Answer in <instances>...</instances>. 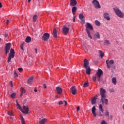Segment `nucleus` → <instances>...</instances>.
I'll return each mask as SVG.
<instances>
[{
  "instance_id": "nucleus-28",
  "label": "nucleus",
  "mask_w": 124,
  "mask_h": 124,
  "mask_svg": "<svg viewBox=\"0 0 124 124\" xmlns=\"http://www.w3.org/2000/svg\"><path fill=\"white\" fill-rule=\"evenodd\" d=\"M99 54L100 57V58H101V59H102V58H103V57H104V53H103L102 50H99Z\"/></svg>"
},
{
  "instance_id": "nucleus-59",
  "label": "nucleus",
  "mask_w": 124,
  "mask_h": 124,
  "mask_svg": "<svg viewBox=\"0 0 124 124\" xmlns=\"http://www.w3.org/2000/svg\"><path fill=\"white\" fill-rule=\"evenodd\" d=\"M31 0H28V2H29V3H30V2H31Z\"/></svg>"
},
{
  "instance_id": "nucleus-54",
  "label": "nucleus",
  "mask_w": 124,
  "mask_h": 124,
  "mask_svg": "<svg viewBox=\"0 0 124 124\" xmlns=\"http://www.w3.org/2000/svg\"><path fill=\"white\" fill-rule=\"evenodd\" d=\"M2 7V6L1 5V3L0 2V8H1Z\"/></svg>"
},
{
  "instance_id": "nucleus-48",
  "label": "nucleus",
  "mask_w": 124,
  "mask_h": 124,
  "mask_svg": "<svg viewBox=\"0 0 124 124\" xmlns=\"http://www.w3.org/2000/svg\"><path fill=\"white\" fill-rule=\"evenodd\" d=\"M63 102L65 103V106H66L67 105V102L66 101H63Z\"/></svg>"
},
{
  "instance_id": "nucleus-34",
  "label": "nucleus",
  "mask_w": 124,
  "mask_h": 124,
  "mask_svg": "<svg viewBox=\"0 0 124 124\" xmlns=\"http://www.w3.org/2000/svg\"><path fill=\"white\" fill-rule=\"evenodd\" d=\"M37 15H35L33 16V22H36V19H37Z\"/></svg>"
},
{
  "instance_id": "nucleus-40",
  "label": "nucleus",
  "mask_w": 124,
  "mask_h": 124,
  "mask_svg": "<svg viewBox=\"0 0 124 124\" xmlns=\"http://www.w3.org/2000/svg\"><path fill=\"white\" fill-rule=\"evenodd\" d=\"M58 104L59 105H62L63 104V102H62V101H60L59 102H58Z\"/></svg>"
},
{
  "instance_id": "nucleus-43",
  "label": "nucleus",
  "mask_w": 124,
  "mask_h": 124,
  "mask_svg": "<svg viewBox=\"0 0 124 124\" xmlns=\"http://www.w3.org/2000/svg\"><path fill=\"white\" fill-rule=\"evenodd\" d=\"M14 75H15V78H16V77H18V74H17L16 72H15Z\"/></svg>"
},
{
  "instance_id": "nucleus-26",
  "label": "nucleus",
  "mask_w": 124,
  "mask_h": 124,
  "mask_svg": "<svg viewBox=\"0 0 124 124\" xmlns=\"http://www.w3.org/2000/svg\"><path fill=\"white\" fill-rule=\"evenodd\" d=\"M94 38H98V39H99V38H100V35H99V33L98 32H96L94 34Z\"/></svg>"
},
{
  "instance_id": "nucleus-50",
  "label": "nucleus",
  "mask_w": 124,
  "mask_h": 124,
  "mask_svg": "<svg viewBox=\"0 0 124 124\" xmlns=\"http://www.w3.org/2000/svg\"><path fill=\"white\" fill-rule=\"evenodd\" d=\"M35 52L36 53V54H37V49L35 48Z\"/></svg>"
},
{
  "instance_id": "nucleus-11",
  "label": "nucleus",
  "mask_w": 124,
  "mask_h": 124,
  "mask_svg": "<svg viewBox=\"0 0 124 124\" xmlns=\"http://www.w3.org/2000/svg\"><path fill=\"white\" fill-rule=\"evenodd\" d=\"M10 48H11V43H8L6 44V46L4 48L5 54H7L9 52V50H10Z\"/></svg>"
},
{
  "instance_id": "nucleus-31",
  "label": "nucleus",
  "mask_w": 124,
  "mask_h": 124,
  "mask_svg": "<svg viewBox=\"0 0 124 124\" xmlns=\"http://www.w3.org/2000/svg\"><path fill=\"white\" fill-rule=\"evenodd\" d=\"M20 118L21 121V124H26V123H25V119H24V117H23V115H20Z\"/></svg>"
},
{
  "instance_id": "nucleus-30",
  "label": "nucleus",
  "mask_w": 124,
  "mask_h": 124,
  "mask_svg": "<svg viewBox=\"0 0 124 124\" xmlns=\"http://www.w3.org/2000/svg\"><path fill=\"white\" fill-rule=\"evenodd\" d=\"M104 45H106V46H109V45H110V42H109L108 40H106L104 41Z\"/></svg>"
},
{
  "instance_id": "nucleus-14",
  "label": "nucleus",
  "mask_w": 124,
  "mask_h": 124,
  "mask_svg": "<svg viewBox=\"0 0 124 124\" xmlns=\"http://www.w3.org/2000/svg\"><path fill=\"white\" fill-rule=\"evenodd\" d=\"M69 31V29L65 26H64L62 28V32L64 34H67Z\"/></svg>"
},
{
  "instance_id": "nucleus-45",
  "label": "nucleus",
  "mask_w": 124,
  "mask_h": 124,
  "mask_svg": "<svg viewBox=\"0 0 124 124\" xmlns=\"http://www.w3.org/2000/svg\"><path fill=\"white\" fill-rule=\"evenodd\" d=\"M93 81H96V77H93Z\"/></svg>"
},
{
  "instance_id": "nucleus-9",
  "label": "nucleus",
  "mask_w": 124,
  "mask_h": 124,
  "mask_svg": "<svg viewBox=\"0 0 124 124\" xmlns=\"http://www.w3.org/2000/svg\"><path fill=\"white\" fill-rule=\"evenodd\" d=\"M103 74V72H102V70L98 69V72H97V80L98 82H100V78H101V75H102Z\"/></svg>"
},
{
  "instance_id": "nucleus-36",
  "label": "nucleus",
  "mask_w": 124,
  "mask_h": 124,
  "mask_svg": "<svg viewBox=\"0 0 124 124\" xmlns=\"http://www.w3.org/2000/svg\"><path fill=\"white\" fill-rule=\"evenodd\" d=\"M105 116L106 117H109V111L108 110H106L105 113Z\"/></svg>"
},
{
  "instance_id": "nucleus-42",
  "label": "nucleus",
  "mask_w": 124,
  "mask_h": 124,
  "mask_svg": "<svg viewBox=\"0 0 124 124\" xmlns=\"http://www.w3.org/2000/svg\"><path fill=\"white\" fill-rule=\"evenodd\" d=\"M98 116H99V117H104V114H101V112H100V113H99V114H98Z\"/></svg>"
},
{
  "instance_id": "nucleus-13",
  "label": "nucleus",
  "mask_w": 124,
  "mask_h": 124,
  "mask_svg": "<svg viewBox=\"0 0 124 124\" xmlns=\"http://www.w3.org/2000/svg\"><path fill=\"white\" fill-rule=\"evenodd\" d=\"M78 17L80 20H81V24H85V16L83 15V14H80L78 16Z\"/></svg>"
},
{
  "instance_id": "nucleus-6",
  "label": "nucleus",
  "mask_w": 124,
  "mask_h": 124,
  "mask_svg": "<svg viewBox=\"0 0 124 124\" xmlns=\"http://www.w3.org/2000/svg\"><path fill=\"white\" fill-rule=\"evenodd\" d=\"M15 56V51H14V49L11 48L10 51V53L9 54V57L7 62H11L12 59H14V57Z\"/></svg>"
},
{
  "instance_id": "nucleus-33",
  "label": "nucleus",
  "mask_w": 124,
  "mask_h": 124,
  "mask_svg": "<svg viewBox=\"0 0 124 124\" xmlns=\"http://www.w3.org/2000/svg\"><path fill=\"white\" fill-rule=\"evenodd\" d=\"M89 87V82H86L83 84V88H87Z\"/></svg>"
},
{
  "instance_id": "nucleus-41",
  "label": "nucleus",
  "mask_w": 124,
  "mask_h": 124,
  "mask_svg": "<svg viewBox=\"0 0 124 124\" xmlns=\"http://www.w3.org/2000/svg\"><path fill=\"white\" fill-rule=\"evenodd\" d=\"M21 93H26V91L25 90V89L22 88Z\"/></svg>"
},
{
  "instance_id": "nucleus-2",
  "label": "nucleus",
  "mask_w": 124,
  "mask_h": 124,
  "mask_svg": "<svg viewBox=\"0 0 124 124\" xmlns=\"http://www.w3.org/2000/svg\"><path fill=\"white\" fill-rule=\"evenodd\" d=\"M85 27L88 36L89 37V38H90V39H93V37H92V35H91V32H90V31H93V27L92 25L89 23H87L86 24Z\"/></svg>"
},
{
  "instance_id": "nucleus-27",
  "label": "nucleus",
  "mask_w": 124,
  "mask_h": 124,
  "mask_svg": "<svg viewBox=\"0 0 124 124\" xmlns=\"http://www.w3.org/2000/svg\"><path fill=\"white\" fill-rule=\"evenodd\" d=\"M8 114L10 116V119H11V120H13V118L12 116H13V112L12 111H9L8 112Z\"/></svg>"
},
{
  "instance_id": "nucleus-4",
  "label": "nucleus",
  "mask_w": 124,
  "mask_h": 124,
  "mask_svg": "<svg viewBox=\"0 0 124 124\" xmlns=\"http://www.w3.org/2000/svg\"><path fill=\"white\" fill-rule=\"evenodd\" d=\"M83 62V66L86 68V74L90 75V74H91V68H90V66H89V60L84 59Z\"/></svg>"
},
{
  "instance_id": "nucleus-22",
  "label": "nucleus",
  "mask_w": 124,
  "mask_h": 124,
  "mask_svg": "<svg viewBox=\"0 0 124 124\" xmlns=\"http://www.w3.org/2000/svg\"><path fill=\"white\" fill-rule=\"evenodd\" d=\"M32 81H33V78L32 77H31L28 79L27 83L28 84L31 85L32 83Z\"/></svg>"
},
{
  "instance_id": "nucleus-10",
  "label": "nucleus",
  "mask_w": 124,
  "mask_h": 124,
  "mask_svg": "<svg viewBox=\"0 0 124 124\" xmlns=\"http://www.w3.org/2000/svg\"><path fill=\"white\" fill-rule=\"evenodd\" d=\"M20 110L23 114H29V109L28 106H23V109L21 108Z\"/></svg>"
},
{
  "instance_id": "nucleus-38",
  "label": "nucleus",
  "mask_w": 124,
  "mask_h": 124,
  "mask_svg": "<svg viewBox=\"0 0 124 124\" xmlns=\"http://www.w3.org/2000/svg\"><path fill=\"white\" fill-rule=\"evenodd\" d=\"M101 124H107V122L106 121H105V120H103L101 122Z\"/></svg>"
},
{
  "instance_id": "nucleus-17",
  "label": "nucleus",
  "mask_w": 124,
  "mask_h": 124,
  "mask_svg": "<svg viewBox=\"0 0 124 124\" xmlns=\"http://www.w3.org/2000/svg\"><path fill=\"white\" fill-rule=\"evenodd\" d=\"M77 4V1L76 0H71L70 2V5L71 6H76Z\"/></svg>"
},
{
  "instance_id": "nucleus-51",
  "label": "nucleus",
  "mask_w": 124,
  "mask_h": 124,
  "mask_svg": "<svg viewBox=\"0 0 124 124\" xmlns=\"http://www.w3.org/2000/svg\"><path fill=\"white\" fill-rule=\"evenodd\" d=\"M55 98H56V99H58L59 98V96H58V95H56Z\"/></svg>"
},
{
  "instance_id": "nucleus-23",
  "label": "nucleus",
  "mask_w": 124,
  "mask_h": 124,
  "mask_svg": "<svg viewBox=\"0 0 124 124\" xmlns=\"http://www.w3.org/2000/svg\"><path fill=\"white\" fill-rule=\"evenodd\" d=\"M76 11H77V7H75V6H74L72 9V12L73 15L75 14V12H76Z\"/></svg>"
},
{
  "instance_id": "nucleus-39",
  "label": "nucleus",
  "mask_w": 124,
  "mask_h": 124,
  "mask_svg": "<svg viewBox=\"0 0 124 124\" xmlns=\"http://www.w3.org/2000/svg\"><path fill=\"white\" fill-rule=\"evenodd\" d=\"M109 92L111 93H115V89L111 88L109 90Z\"/></svg>"
},
{
  "instance_id": "nucleus-32",
  "label": "nucleus",
  "mask_w": 124,
  "mask_h": 124,
  "mask_svg": "<svg viewBox=\"0 0 124 124\" xmlns=\"http://www.w3.org/2000/svg\"><path fill=\"white\" fill-rule=\"evenodd\" d=\"M11 98H16V93H12L11 94Z\"/></svg>"
},
{
  "instance_id": "nucleus-44",
  "label": "nucleus",
  "mask_w": 124,
  "mask_h": 124,
  "mask_svg": "<svg viewBox=\"0 0 124 124\" xmlns=\"http://www.w3.org/2000/svg\"><path fill=\"white\" fill-rule=\"evenodd\" d=\"M18 71L19 72H22L23 71V68H18Z\"/></svg>"
},
{
  "instance_id": "nucleus-19",
  "label": "nucleus",
  "mask_w": 124,
  "mask_h": 124,
  "mask_svg": "<svg viewBox=\"0 0 124 124\" xmlns=\"http://www.w3.org/2000/svg\"><path fill=\"white\" fill-rule=\"evenodd\" d=\"M39 120H40L39 121V124H45V122L47 121V119L46 118H44L41 120V118H39Z\"/></svg>"
},
{
  "instance_id": "nucleus-29",
  "label": "nucleus",
  "mask_w": 124,
  "mask_h": 124,
  "mask_svg": "<svg viewBox=\"0 0 124 124\" xmlns=\"http://www.w3.org/2000/svg\"><path fill=\"white\" fill-rule=\"evenodd\" d=\"M112 83H113L114 85H117V78H112Z\"/></svg>"
},
{
  "instance_id": "nucleus-49",
  "label": "nucleus",
  "mask_w": 124,
  "mask_h": 124,
  "mask_svg": "<svg viewBox=\"0 0 124 124\" xmlns=\"http://www.w3.org/2000/svg\"><path fill=\"white\" fill-rule=\"evenodd\" d=\"M43 87L45 89H46V88H47V86H46V84H43Z\"/></svg>"
},
{
  "instance_id": "nucleus-15",
  "label": "nucleus",
  "mask_w": 124,
  "mask_h": 124,
  "mask_svg": "<svg viewBox=\"0 0 124 124\" xmlns=\"http://www.w3.org/2000/svg\"><path fill=\"white\" fill-rule=\"evenodd\" d=\"M70 91L72 94H73L74 95H75V94H76V92H77V90H76L75 86H72L70 88Z\"/></svg>"
},
{
  "instance_id": "nucleus-5",
  "label": "nucleus",
  "mask_w": 124,
  "mask_h": 124,
  "mask_svg": "<svg viewBox=\"0 0 124 124\" xmlns=\"http://www.w3.org/2000/svg\"><path fill=\"white\" fill-rule=\"evenodd\" d=\"M113 10H114L115 13L118 16V17H120V18H124V15H123V12H122V11L120 10L118 8L115 7L113 8Z\"/></svg>"
},
{
  "instance_id": "nucleus-24",
  "label": "nucleus",
  "mask_w": 124,
  "mask_h": 124,
  "mask_svg": "<svg viewBox=\"0 0 124 124\" xmlns=\"http://www.w3.org/2000/svg\"><path fill=\"white\" fill-rule=\"evenodd\" d=\"M31 37L30 36L27 37V38L25 39V42H26L27 43H30V42H31Z\"/></svg>"
},
{
  "instance_id": "nucleus-46",
  "label": "nucleus",
  "mask_w": 124,
  "mask_h": 124,
  "mask_svg": "<svg viewBox=\"0 0 124 124\" xmlns=\"http://www.w3.org/2000/svg\"><path fill=\"white\" fill-rule=\"evenodd\" d=\"M76 18V16H73V22L75 23V18Z\"/></svg>"
},
{
  "instance_id": "nucleus-37",
  "label": "nucleus",
  "mask_w": 124,
  "mask_h": 124,
  "mask_svg": "<svg viewBox=\"0 0 124 124\" xmlns=\"http://www.w3.org/2000/svg\"><path fill=\"white\" fill-rule=\"evenodd\" d=\"M16 105L17 106H18L17 108L19 109V110H21V106H20V105L19 104V103H18L17 102L16 103Z\"/></svg>"
},
{
  "instance_id": "nucleus-18",
  "label": "nucleus",
  "mask_w": 124,
  "mask_h": 124,
  "mask_svg": "<svg viewBox=\"0 0 124 124\" xmlns=\"http://www.w3.org/2000/svg\"><path fill=\"white\" fill-rule=\"evenodd\" d=\"M95 111H96V108L95 106H93L92 109V112L94 117H96V112Z\"/></svg>"
},
{
  "instance_id": "nucleus-21",
  "label": "nucleus",
  "mask_w": 124,
  "mask_h": 124,
  "mask_svg": "<svg viewBox=\"0 0 124 124\" xmlns=\"http://www.w3.org/2000/svg\"><path fill=\"white\" fill-rule=\"evenodd\" d=\"M53 36L54 38H57V37H58V35L57 34V29H56V28H54L53 29Z\"/></svg>"
},
{
  "instance_id": "nucleus-52",
  "label": "nucleus",
  "mask_w": 124,
  "mask_h": 124,
  "mask_svg": "<svg viewBox=\"0 0 124 124\" xmlns=\"http://www.w3.org/2000/svg\"><path fill=\"white\" fill-rule=\"evenodd\" d=\"M9 23V20H7V23H6V25H7Z\"/></svg>"
},
{
  "instance_id": "nucleus-53",
  "label": "nucleus",
  "mask_w": 124,
  "mask_h": 124,
  "mask_svg": "<svg viewBox=\"0 0 124 124\" xmlns=\"http://www.w3.org/2000/svg\"><path fill=\"white\" fill-rule=\"evenodd\" d=\"M79 110H80V107H78L77 108V111H79Z\"/></svg>"
},
{
  "instance_id": "nucleus-3",
  "label": "nucleus",
  "mask_w": 124,
  "mask_h": 124,
  "mask_svg": "<svg viewBox=\"0 0 124 124\" xmlns=\"http://www.w3.org/2000/svg\"><path fill=\"white\" fill-rule=\"evenodd\" d=\"M106 63L107 64V67L110 69V68H111V70H113V69H116V65H114V60H106Z\"/></svg>"
},
{
  "instance_id": "nucleus-58",
  "label": "nucleus",
  "mask_w": 124,
  "mask_h": 124,
  "mask_svg": "<svg viewBox=\"0 0 124 124\" xmlns=\"http://www.w3.org/2000/svg\"><path fill=\"white\" fill-rule=\"evenodd\" d=\"M8 35V34H5V37H7V36Z\"/></svg>"
},
{
  "instance_id": "nucleus-8",
  "label": "nucleus",
  "mask_w": 124,
  "mask_h": 124,
  "mask_svg": "<svg viewBox=\"0 0 124 124\" xmlns=\"http://www.w3.org/2000/svg\"><path fill=\"white\" fill-rule=\"evenodd\" d=\"M92 3L95 8H101V6H100V4H99V2H98L97 0H93Z\"/></svg>"
},
{
  "instance_id": "nucleus-1",
  "label": "nucleus",
  "mask_w": 124,
  "mask_h": 124,
  "mask_svg": "<svg viewBox=\"0 0 124 124\" xmlns=\"http://www.w3.org/2000/svg\"><path fill=\"white\" fill-rule=\"evenodd\" d=\"M101 101L103 105H108V99L106 98V90L102 88L100 89Z\"/></svg>"
},
{
  "instance_id": "nucleus-56",
  "label": "nucleus",
  "mask_w": 124,
  "mask_h": 124,
  "mask_svg": "<svg viewBox=\"0 0 124 124\" xmlns=\"http://www.w3.org/2000/svg\"><path fill=\"white\" fill-rule=\"evenodd\" d=\"M10 84L11 85V87H13V85H12V81H10Z\"/></svg>"
},
{
  "instance_id": "nucleus-57",
  "label": "nucleus",
  "mask_w": 124,
  "mask_h": 124,
  "mask_svg": "<svg viewBox=\"0 0 124 124\" xmlns=\"http://www.w3.org/2000/svg\"><path fill=\"white\" fill-rule=\"evenodd\" d=\"M27 102V100H24L23 103H26Z\"/></svg>"
},
{
  "instance_id": "nucleus-16",
  "label": "nucleus",
  "mask_w": 124,
  "mask_h": 124,
  "mask_svg": "<svg viewBox=\"0 0 124 124\" xmlns=\"http://www.w3.org/2000/svg\"><path fill=\"white\" fill-rule=\"evenodd\" d=\"M56 90L58 94H61V93H62V89L61 87H57Z\"/></svg>"
},
{
  "instance_id": "nucleus-25",
  "label": "nucleus",
  "mask_w": 124,
  "mask_h": 124,
  "mask_svg": "<svg viewBox=\"0 0 124 124\" xmlns=\"http://www.w3.org/2000/svg\"><path fill=\"white\" fill-rule=\"evenodd\" d=\"M99 110L100 112H101L102 113H103V112H104V110H103V107L101 104L99 105Z\"/></svg>"
},
{
  "instance_id": "nucleus-47",
  "label": "nucleus",
  "mask_w": 124,
  "mask_h": 124,
  "mask_svg": "<svg viewBox=\"0 0 124 124\" xmlns=\"http://www.w3.org/2000/svg\"><path fill=\"white\" fill-rule=\"evenodd\" d=\"M20 48L21 50H24V47H23V44L21 45Z\"/></svg>"
},
{
  "instance_id": "nucleus-60",
  "label": "nucleus",
  "mask_w": 124,
  "mask_h": 124,
  "mask_svg": "<svg viewBox=\"0 0 124 124\" xmlns=\"http://www.w3.org/2000/svg\"><path fill=\"white\" fill-rule=\"evenodd\" d=\"M22 95H23V93H21L20 94V96H22Z\"/></svg>"
},
{
  "instance_id": "nucleus-7",
  "label": "nucleus",
  "mask_w": 124,
  "mask_h": 124,
  "mask_svg": "<svg viewBox=\"0 0 124 124\" xmlns=\"http://www.w3.org/2000/svg\"><path fill=\"white\" fill-rule=\"evenodd\" d=\"M49 37H50V34H49V33L46 32L43 34L42 37V40H44V41H48Z\"/></svg>"
},
{
  "instance_id": "nucleus-12",
  "label": "nucleus",
  "mask_w": 124,
  "mask_h": 124,
  "mask_svg": "<svg viewBox=\"0 0 124 124\" xmlns=\"http://www.w3.org/2000/svg\"><path fill=\"white\" fill-rule=\"evenodd\" d=\"M104 18L107 20V21H110L111 20V17H110V14L108 12H105L104 14Z\"/></svg>"
},
{
  "instance_id": "nucleus-35",
  "label": "nucleus",
  "mask_w": 124,
  "mask_h": 124,
  "mask_svg": "<svg viewBox=\"0 0 124 124\" xmlns=\"http://www.w3.org/2000/svg\"><path fill=\"white\" fill-rule=\"evenodd\" d=\"M96 26H100V22L98 20L95 21Z\"/></svg>"
},
{
  "instance_id": "nucleus-20",
  "label": "nucleus",
  "mask_w": 124,
  "mask_h": 124,
  "mask_svg": "<svg viewBox=\"0 0 124 124\" xmlns=\"http://www.w3.org/2000/svg\"><path fill=\"white\" fill-rule=\"evenodd\" d=\"M96 99H97V98L96 97H93L91 99V103L92 105H93V104H95L96 103Z\"/></svg>"
},
{
  "instance_id": "nucleus-55",
  "label": "nucleus",
  "mask_w": 124,
  "mask_h": 124,
  "mask_svg": "<svg viewBox=\"0 0 124 124\" xmlns=\"http://www.w3.org/2000/svg\"><path fill=\"white\" fill-rule=\"evenodd\" d=\"M34 91L35 92V93H37V90H36V89H35L34 90Z\"/></svg>"
}]
</instances>
